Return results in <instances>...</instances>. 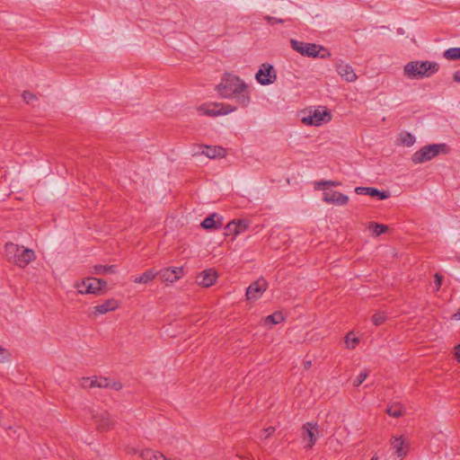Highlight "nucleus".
Returning a JSON list of instances; mask_svg holds the SVG:
<instances>
[{"label": "nucleus", "mask_w": 460, "mask_h": 460, "mask_svg": "<svg viewBox=\"0 0 460 460\" xmlns=\"http://www.w3.org/2000/svg\"><path fill=\"white\" fill-rule=\"evenodd\" d=\"M4 253L7 261L20 268H25L36 256L32 249L24 248L12 242L4 245Z\"/></svg>", "instance_id": "nucleus-1"}, {"label": "nucleus", "mask_w": 460, "mask_h": 460, "mask_svg": "<svg viewBox=\"0 0 460 460\" xmlns=\"http://www.w3.org/2000/svg\"><path fill=\"white\" fill-rule=\"evenodd\" d=\"M439 69V64L435 61H411L404 66V75L409 78L430 77Z\"/></svg>", "instance_id": "nucleus-2"}, {"label": "nucleus", "mask_w": 460, "mask_h": 460, "mask_svg": "<svg viewBox=\"0 0 460 460\" xmlns=\"http://www.w3.org/2000/svg\"><path fill=\"white\" fill-rule=\"evenodd\" d=\"M301 121L306 126L319 127L332 120L331 111L326 106L308 107L301 111Z\"/></svg>", "instance_id": "nucleus-3"}, {"label": "nucleus", "mask_w": 460, "mask_h": 460, "mask_svg": "<svg viewBox=\"0 0 460 460\" xmlns=\"http://www.w3.org/2000/svg\"><path fill=\"white\" fill-rule=\"evenodd\" d=\"M449 152L450 147L445 143L427 145L413 153L411 160L414 164H423L440 154L447 155Z\"/></svg>", "instance_id": "nucleus-4"}, {"label": "nucleus", "mask_w": 460, "mask_h": 460, "mask_svg": "<svg viewBox=\"0 0 460 460\" xmlns=\"http://www.w3.org/2000/svg\"><path fill=\"white\" fill-rule=\"evenodd\" d=\"M290 45L294 50L300 53L302 56L320 58L331 57V53L327 49L314 43H305L292 39L290 40Z\"/></svg>", "instance_id": "nucleus-5"}, {"label": "nucleus", "mask_w": 460, "mask_h": 460, "mask_svg": "<svg viewBox=\"0 0 460 460\" xmlns=\"http://www.w3.org/2000/svg\"><path fill=\"white\" fill-rule=\"evenodd\" d=\"M236 110V107L231 105H223L218 103H210L208 105H201L199 111L203 114L210 117L218 115H226Z\"/></svg>", "instance_id": "nucleus-6"}, {"label": "nucleus", "mask_w": 460, "mask_h": 460, "mask_svg": "<svg viewBox=\"0 0 460 460\" xmlns=\"http://www.w3.org/2000/svg\"><path fill=\"white\" fill-rule=\"evenodd\" d=\"M255 78L257 82L262 85L272 84L276 79V72L273 66L262 64L255 74Z\"/></svg>", "instance_id": "nucleus-7"}, {"label": "nucleus", "mask_w": 460, "mask_h": 460, "mask_svg": "<svg viewBox=\"0 0 460 460\" xmlns=\"http://www.w3.org/2000/svg\"><path fill=\"white\" fill-rule=\"evenodd\" d=\"M162 282L173 283L184 275L182 267H168L157 271Z\"/></svg>", "instance_id": "nucleus-8"}, {"label": "nucleus", "mask_w": 460, "mask_h": 460, "mask_svg": "<svg viewBox=\"0 0 460 460\" xmlns=\"http://www.w3.org/2000/svg\"><path fill=\"white\" fill-rule=\"evenodd\" d=\"M318 426L316 423L306 422L302 428V438L307 441L305 448H312L317 440Z\"/></svg>", "instance_id": "nucleus-9"}, {"label": "nucleus", "mask_w": 460, "mask_h": 460, "mask_svg": "<svg viewBox=\"0 0 460 460\" xmlns=\"http://www.w3.org/2000/svg\"><path fill=\"white\" fill-rule=\"evenodd\" d=\"M267 288V281L264 279H259L253 281L246 289V298L248 300H257Z\"/></svg>", "instance_id": "nucleus-10"}, {"label": "nucleus", "mask_w": 460, "mask_h": 460, "mask_svg": "<svg viewBox=\"0 0 460 460\" xmlns=\"http://www.w3.org/2000/svg\"><path fill=\"white\" fill-rule=\"evenodd\" d=\"M323 200L329 204L344 206L348 203L349 197L340 191L325 190L323 193Z\"/></svg>", "instance_id": "nucleus-11"}, {"label": "nucleus", "mask_w": 460, "mask_h": 460, "mask_svg": "<svg viewBox=\"0 0 460 460\" xmlns=\"http://www.w3.org/2000/svg\"><path fill=\"white\" fill-rule=\"evenodd\" d=\"M119 306V302L115 298L107 299L102 304L93 306V314L97 316L108 312L116 310Z\"/></svg>", "instance_id": "nucleus-12"}, {"label": "nucleus", "mask_w": 460, "mask_h": 460, "mask_svg": "<svg viewBox=\"0 0 460 460\" xmlns=\"http://www.w3.org/2000/svg\"><path fill=\"white\" fill-rule=\"evenodd\" d=\"M217 279V272L210 269L207 270H203L198 277H197V283L199 286H202L204 288H209L212 285L215 284Z\"/></svg>", "instance_id": "nucleus-13"}, {"label": "nucleus", "mask_w": 460, "mask_h": 460, "mask_svg": "<svg viewBox=\"0 0 460 460\" xmlns=\"http://www.w3.org/2000/svg\"><path fill=\"white\" fill-rule=\"evenodd\" d=\"M338 74L347 82L351 83L357 79V75L352 66L343 61L337 64Z\"/></svg>", "instance_id": "nucleus-14"}, {"label": "nucleus", "mask_w": 460, "mask_h": 460, "mask_svg": "<svg viewBox=\"0 0 460 460\" xmlns=\"http://www.w3.org/2000/svg\"><path fill=\"white\" fill-rule=\"evenodd\" d=\"M97 429L101 431H107L111 429L114 424L110 414L106 411L96 414L93 416Z\"/></svg>", "instance_id": "nucleus-15"}, {"label": "nucleus", "mask_w": 460, "mask_h": 460, "mask_svg": "<svg viewBox=\"0 0 460 460\" xmlns=\"http://www.w3.org/2000/svg\"><path fill=\"white\" fill-rule=\"evenodd\" d=\"M93 278H87L81 282H78L75 287L78 289V293L82 295L86 294H99V288L96 287L92 281Z\"/></svg>", "instance_id": "nucleus-16"}, {"label": "nucleus", "mask_w": 460, "mask_h": 460, "mask_svg": "<svg viewBox=\"0 0 460 460\" xmlns=\"http://www.w3.org/2000/svg\"><path fill=\"white\" fill-rule=\"evenodd\" d=\"M201 227L206 230H216L223 226L222 217L217 213H213L207 217L200 224Z\"/></svg>", "instance_id": "nucleus-17"}, {"label": "nucleus", "mask_w": 460, "mask_h": 460, "mask_svg": "<svg viewBox=\"0 0 460 460\" xmlns=\"http://www.w3.org/2000/svg\"><path fill=\"white\" fill-rule=\"evenodd\" d=\"M217 86H247L246 83L235 75L226 73Z\"/></svg>", "instance_id": "nucleus-18"}, {"label": "nucleus", "mask_w": 460, "mask_h": 460, "mask_svg": "<svg viewBox=\"0 0 460 460\" xmlns=\"http://www.w3.org/2000/svg\"><path fill=\"white\" fill-rule=\"evenodd\" d=\"M201 154L208 158L224 157L226 155V150L221 146H202Z\"/></svg>", "instance_id": "nucleus-19"}, {"label": "nucleus", "mask_w": 460, "mask_h": 460, "mask_svg": "<svg viewBox=\"0 0 460 460\" xmlns=\"http://www.w3.org/2000/svg\"><path fill=\"white\" fill-rule=\"evenodd\" d=\"M234 102L242 107H246L250 102V93L248 88H235Z\"/></svg>", "instance_id": "nucleus-20"}, {"label": "nucleus", "mask_w": 460, "mask_h": 460, "mask_svg": "<svg viewBox=\"0 0 460 460\" xmlns=\"http://www.w3.org/2000/svg\"><path fill=\"white\" fill-rule=\"evenodd\" d=\"M391 446L394 449L398 457L402 458L406 456L407 452L403 449L404 439L402 437H393Z\"/></svg>", "instance_id": "nucleus-21"}, {"label": "nucleus", "mask_w": 460, "mask_h": 460, "mask_svg": "<svg viewBox=\"0 0 460 460\" xmlns=\"http://www.w3.org/2000/svg\"><path fill=\"white\" fill-rule=\"evenodd\" d=\"M158 276V272L154 269L146 270L141 276L134 279L135 283L147 284Z\"/></svg>", "instance_id": "nucleus-22"}, {"label": "nucleus", "mask_w": 460, "mask_h": 460, "mask_svg": "<svg viewBox=\"0 0 460 460\" xmlns=\"http://www.w3.org/2000/svg\"><path fill=\"white\" fill-rule=\"evenodd\" d=\"M116 272L115 265L97 264L92 267L91 273L96 275L114 274Z\"/></svg>", "instance_id": "nucleus-23"}, {"label": "nucleus", "mask_w": 460, "mask_h": 460, "mask_svg": "<svg viewBox=\"0 0 460 460\" xmlns=\"http://www.w3.org/2000/svg\"><path fill=\"white\" fill-rule=\"evenodd\" d=\"M386 412L389 416L394 418H399L404 415L405 413V408L404 406L400 402H395L391 404L387 410Z\"/></svg>", "instance_id": "nucleus-24"}, {"label": "nucleus", "mask_w": 460, "mask_h": 460, "mask_svg": "<svg viewBox=\"0 0 460 460\" xmlns=\"http://www.w3.org/2000/svg\"><path fill=\"white\" fill-rule=\"evenodd\" d=\"M140 456L144 460H165V456L162 453L152 449L143 450Z\"/></svg>", "instance_id": "nucleus-25"}, {"label": "nucleus", "mask_w": 460, "mask_h": 460, "mask_svg": "<svg viewBox=\"0 0 460 460\" xmlns=\"http://www.w3.org/2000/svg\"><path fill=\"white\" fill-rule=\"evenodd\" d=\"M368 229L373 231V234L375 236H379L380 234L385 233L388 231V226L386 225L376 223V222H369L368 223Z\"/></svg>", "instance_id": "nucleus-26"}, {"label": "nucleus", "mask_w": 460, "mask_h": 460, "mask_svg": "<svg viewBox=\"0 0 460 460\" xmlns=\"http://www.w3.org/2000/svg\"><path fill=\"white\" fill-rule=\"evenodd\" d=\"M285 320V317L280 311H276L273 314L268 315L264 322L265 323H270L271 324H278L282 323Z\"/></svg>", "instance_id": "nucleus-27"}, {"label": "nucleus", "mask_w": 460, "mask_h": 460, "mask_svg": "<svg viewBox=\"0 0 460 460\" xmlns=\"http://www.w3.org/2000/svg\"><path fill=\"white\" fill-rule=\"evenodd\" d=\"M443 57L447 60H458L460 59V48H450L447 49Z\"/></svg>", "instance_id": "nucleus-28"}, {"label": "nucleus", "mask_w": 460, "mask_h": 460, "mask_svg": "<svg viewBox=\"0 0 460 460\" xmlns=\"http://www.w3.org/2000/svg\"><path fill=\"white\" fill-rule=\"evenodd\" d=\"M370 197L377 198L379 200H384L388 199L391 196L389 190H379L376 188H370Z\"/></svg>", "instance_id": "nucleus-29"}, {"label": "nucleus", "mask_w": 460, "mask_h": 460, "mask_svg": "<svg viewBox=\"0 0 460 460\" xmlns=\"http://www.w3.org/2000/svg\"><path fill=\"white\" fill-rule=\"evenodd\" d=\"M400 142L403 146H411L415 143V137L410 132H404L400 135Z\"/></svg>", "instance_id": "nucleus-30"}, {"label": "nucleus", "mask_w": 460, "mask_h": 460, "mask_svg": "<svg viewBox=\"0 0 460 460\" xmlns=\"http://www.w3.org/2000/svg\"><path fill=\"white\" fill-rule=\"evenodd\" d=\"M218 93L222 98L234 100V93H236L235 88H217Z\"/></svg>", "instance_id": "nucleus-31"}, {"label": "nucleus", "mask_w": 460, "mask_h": 460, "mask_svg": "<svg viewBox=\"0 0 460 460\" xmlns=\"http://www.w3.org/2000/svg\"><path fill=\"white\" fill-rule=\"evenodd\" d=\"M22 95L24 102L32 106L38 101L36 94H34L33 93H31L30 91H23Z\"/></svg>", "instance_id": "nucleus-32"}, {"label": "nucleus", "mask_w": 460, "mask_h": 460, "mask_svg": "<svg viewBox=\"0 0 460 460\" xmlns=\"http://www.w3.org/2000/svg\"><path fill=\"white\" fill-rule=\"evenodd\" d=\"M386 320V316L384 313H376L373 315L372 321L376 326L383 324Z\"/></svg>", "instance_id": "nucleus-33"}, {"label": "nucleus", "mask_w": 460, "mask_h": 460, "mask_svg": "<svg viewBox=\"0 0 460 460\" xmlns=\"http://www.w3.org/2000/svg\"><path fill=\"white\" fill-rule=\"evenodd\" d=\"M226 229L227 231L226 234L237 235L240 234V230H237L236 228L235 220L229 222L226 225Z\"/></svg>", "instance_id": "nucleus-34"}, {"label": "nucleus", "mask_w": 460, "mask_h": 460, "mask_svg": "<svg viewBox=\"0 0 460 460\" xmlns=\"http://www.w3.org/2000/svg\"><path fill=\"white\" fill-rule=\"evenodd\" d=\"M264 20L270 25H274L277 23H284L287 21L285 19H280V18H277V17H273V16H270V15H266L264 17Z\"/></svg>", "instance_id": "nucleus-35"}, {"label": "nucleus", "mask_w": 460, "mask_h": 460, "mask_svg": "<svg viewBox=\"0 0 460 460\" xmlns=\"http://www.w3.org/2000/svg\"><path fill=\"white\" fill-rule=\"evenodd\" d=\"M358 341H359L358 339L356 337H353L352 339H350V333H349L345 339V342L349 349H354L355 346L358 343Z\"/></svg>", "instance_id": "nucleus-36"}, {"label": "nucleus", "mask_w": 460, "mask_h": 460, "mask_svg": "<svg viewBox=\"0 0 460 460\" xmlns=\"http://www.w3.org/2000/svg\"><path fill=\"white\" fill-rule=\"evenodd\" d=\"M367 375V371L360 372L354 380V385L359 386L366 380Z\"/></svg>", "instance_id": "nucleus-37"}, {"label": "nucleus", "mask_w": 460, "mask_h": 460, "mask_svg": "<svg viewBox=\"0 0 460 460\" xmlns=\"http://www.w3.org/2000/svg\"><path fill=\"white\" fill-rule=\"evenodd\" d=\"M111 385V381L106 377H99L97 387L100 388H109Z\"/></svg>", "instance_id": "nucleus-38"}, {"label": "nucleus", "mask_w": 460, "mask_h": 460, "mask_svg": "<svg viewBox=\"0 0 460 460\" xmlns=\"http://www.w3.org/2000/svg\"><path fill=\"white\" fill-rule=\"evenodd\" d=\"M96 287L99 288V293L106 287L107 282L102 279L93 278L92 281Z\"/></svg>", "instance_id": "nucleus-39"}, {"label": "nucleus", "mask_w": 460, "mask_h": 460, "mask_svg": "<svg viewBox=\"0 0 460 460\" xmlns=\"http://www.w3.org/2000/svg\"><path fill=\"white\" fill-rule=\"evenodd\" d=\"M237 230H240V234L244 232L248 228V223L245 220L235 221Z\"/></svg>", "instance_id": "nucleus-40"}, {"label": "nucleus", "mask_w": 460, "mask_h": 460, "mask_svg": "<svg viewBox=\"0 0 460 460\" xmlns=\"http://www.w3.org/2000/svg\"><path fill=\"white\" fill-rule=\"evenodd\" d=\"M10 358V353L7 349L0 346V362L7 361Z\"/></svg>", "instance_id": "nucleus-41"}, {"label": "nucleus", "mask_w": 460, "mask_h": 460, "mask_svg": "<svg viewBox=\"0 0 460 460\" xmlns=\"http://www.w3.org/2000/svg\"><path fill=\"white\" fill-rule=\"evenodd\" d=\"M370 188L371 187H356L355 192L358 195H370Z\"/></svg>", "instance_id": "nucleus-42"}, {"label": "nucleus", "mask_w": 460, "mask_h": 460, "mask_svg": "<svg viewBox=\"0 0 460 460\" xmlns=\"http://www.w3.org/2000/svg\"><path fill=\"white\" fill-rule=\"evenodd\" d=\"M434 278H435V280H434L435 289L438 291V290H439V288L441 287L443 277L439 273H436Z\"/></svg>", "instance_id": "nucleus-43"}, {"label": "nucleus", "mask_w": 460, "mask_h": 460, "mask_svg": "<svg viewBox=\"0 0 460 460\" xmlns=\"http://www.w3.org/2000/svg\"><path fill=\"white\" fill-rule=\"evenodd\" d=\"M275 432V428L274 427H268L267 429H264L262 430V435L261 437H263L264 438H268L270 436H271L273 433Z\"/></svg>", "instance_id": "nucleus-44"}, {"label": "nucleus", "mask_w": 460, "mask_h": 460, "mask_svg": "<svg viewBox=\"0 0 460 460\" xmlns=\"http://www.w3.org/2000/svg\"><path fill=\"white\" fill-rule=\"evenodd\" d=\"M318 185L322 186H339L341 185V182L334 181H323L317 183Z\"/></svg>", "instance_id": "nucleus-45"}, {"label": "nucleus", "mask_w": 460, "mask_h": 460, "mask_svg": "<svg viewBox=\"0 0 460 460\" xmlns=\"http://www.w3.org/2000/svg\"><path fill=\"white\" fill-rule=\"evenodd\" d=\"M97 384H98V378L96 376H94L93 378H90V384L89 385H84V387H85V388L97 387Z\"/></svg>", "instance_id": "nucleus-46"}, {"label": "nucleus", "mask_w": 460, "mask_h": 460, "mask_svg": "<svg viewBox=\"0 0 460 460\" xmlns=\"http://www.w3.org/2000/svg\"><path fill=\"white\" fill-rule=\"evenodd\" d=\"M109 388L119 391L122 388V385L119 382H111V385Z\"/></svg>", "instance_id": "nucleus-47"}, {"label": "nucleus", "mask_w": 460, "mask_h": 460, "mask_svg": "<svg viewBox=\"0 0 460 460\" xmlns=\"http://www.w3.org/2000/svg\"><path fill=\"white\" fill-rule=\"evenodd\" d=\"M454 81L460 84V70L456 71L453 75Z\"/></svg>", "instance_id": "nucleus-48"}, {"label": "nucleus", "mask_w": 460, "mask_h": 460, "mask_svg": "<svg viewBox=\"0 0 460 460\" xmlns=\"http://www.w3.org/2000/svg\"><path fill=\"white\" fill-rule=\"evenodd\" d=\"M455 356L458 360H460V343L455 348Z\"/></svg>", "instance_id": "nucleus-49"}, {"label": "nucleus", "mask_w": 460, "mask_h": 460, "mask_svg": "<svg viewBox=\"0 0 460 460\" xmlns=\"http://www.w3.org/2000/svg\"><path fill=\"white\" fill-rule=\"evenodd\" d=\"M452 319L456 320V321H459L460 320V307L458 308V310L456 311V313H455L453 315H452Z\"/></svg>", "instance_id": "nucleus-50"}, {"label": "nucleus", "mask_w": 460, "mask_h": 460, "mask_svg": "<svg viewBox=\"0 0 460 460\" xmlns=\"http://www.w3.org/2000/svg\"><path fill=\"white\" fill-rule=\"evenodd\" d=\"M311 366H312L311 360L304 361V367H305V369L310 368Z\"/></svg>", "instance_id": "nucleus-51"}, {"label": "nucleus", "mask_w": 460, "mask_h": 460, "mask_svg": "<svg viewBox=\"0 0 460 460\" xmlns=\"http://www.w3.org/2000/svg\"><path fill=\"white\" fill-rule=\"evenodd\" d=\"M84 385H89L90 384V377H84L83 378V382H82V385L84 386Z\"/></svg>", "instance_id": "nucleus-52"}, {"label": "nucleus", "mask_w": 460, "mask_h": 460, "mask_svg": "<svg viewBox=\"0 0 460 460\" xmlns=\"http://www.w3.org/2000/svg\"><path fill=\"white\" fill-rule=\"evenodd\" d=\"M371 460H378V457L376 456H374Z\"/></svg>", "instance_id": "nucleus-53"}]
</instances>
